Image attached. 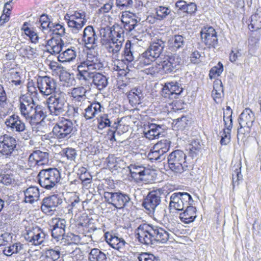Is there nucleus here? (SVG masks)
Returning <instances> with one entry per match:
<instances>
[{"label": "nucleus", "mask_w": 261, "mask_h": 261, "mask_svg": "<svg viewBox=\"0 0 261 261\" xmlns=\"http://www.w3.org/2000/svg\"><path fill=\"white\" fill-rule=\"evenodd\" d=\"M20 101V110L21 115L32 126L40 125L46 117L45 108L39 105H36L31 96H23Z\"/></svg>", "instance_id": "obj_1"}, {"label": "nucleus", "mask_w": 261, "mask_h": 261, "mask_svg": "<svg viewBox=\"0 0 261 261\" xmlns=\"http://www.w3.org/2000/svg\"><path fill=\"white\" fill-rule=\"evenodd\" d=\"M139 241L145 245L152 244L155 242L162 244L169 240L170 234L164 229L146 223L140 224L136 230Z\"/></svg>", "instance_id": "obj_2"}, {"label": "nucleus", "mask_w": 261, "mask_h": 261, "mask_svg": "<svg viewBox=\"0 0 261 261\" xmlns=\"http://www.w3.org/2000/svg\"><path fill=\"white\" fill-rule=\"evenodd\" d=\"M103 64L97 56L88 53L86 60L81 62L77 66L76 78L80 82H87L92 80L95 72L100 70Z\"/></svg>", "instance_id": "obj_3"}, {"label": "nucleus", "mask_w": 261, "mask_h": 261, "mask_svg": "<svg viewBox=\"0 0 261 261\" xmlns=\"http://www.w3.org/2000/svg\"><path fill=\"white\" fill-rule=\"evenodd\" d=\"M40 185L46 190H51L61 179V174L57 168H49L41 170L37 176Z\"/></svg>", "instance_id": "obj_4"}, {"label": "nucleus", "mask_w": 261, "mask_h": 261, "mask_svg": "<svg viewBox=\"0 0 261 261\" xmlns=\"http://www.w3.org/2000/svg\"><path fill=\"white\" fill-rule=\"evenodd\" d=\"M186 155L180 150L172 151L168 156V163L170 169L176 173H181L189 170L187 163Z\"/></svg>", "instance_id": "obj_5"}, {"label": "nucleus", "mask_w": 261, "mask_h": 261, "mask_svg": "<svg viewBox=\"0 0 261 261\" xmlns=\"http://www.w3.org/2000/svg\"><path fill=\"white\" fill-rule=\"evenodd\" d=\"M65 96V93L60 92L55 93L47 99L48 108L51 115L59 116L67 112L68 103Z\"/></svg>", "instance_id": "obj_6"}, {"label": "nucleus", "mask_w": 261, "mask_h": 261, "mask_svg": "<svg viewBox=\"0 0 261 261\" xmlns=\"http://www.w3.org/2000/svg\"><path fill=\"white\" fill-rule=\"evenodd\" d=\"M106 201L117 209H122L130 206L133 202L130 196L121 191L116 192H106L104 193Z\"/></svg>", "instance_id": "obj_7"}, {"label": "nucleus", "mask_w": 261, "mask_h": 261, "mask_svg": "<svg viewBox=\"0 0 261 261\" xmlns=\"http://www.w3.org/2000/svg\"><path fill=\"white\" fill-rule=\"evenodd\" d=\"M75 131L76 128L71 120L62 118L54 126L52 133L55 138L61 139L69 138Z\"/></svg>", "instance_id": "obj_8"}, {"label": "nucleus", "mask_w": 261, "mask_h": 261, "mask_svg": "<svg viewBox=\"0 0 261 261\" xmlns=\"http://www.w3.org/2000/svg\"><path fill=\"white\" fill-rule=\"evenodd\" d=\"M5 124L8 128L19 135L22 139L28 140L31 138L32 132L18 116L13 114L10 116L6 119Z\"/></svg>", "instance_id": "obj_9"}, {"label": "nucleus", "mask_w": 261, "mask_h": 261, "mask_svg": "<svg viewBox=\"0 0 261 261\" xmlns=\"http://www.w3.org/2000/svg\"><path fill=\"white\" fill-rule=\"evenodd\" d=\"M170 199V210L183 211L185 207L194 203L192 196L186 192H175L172 194Z\"/></svg>", "instance_id": "obj_10"}, {"label": "nucleus", "mask_w": 261, "mask_h": 261, "mask_svg": "<svg viewBox=\"0 0 261 261\" xmlns=\"http://www.w3.org/2000/svg\"><path fill=\"white\" fill-rule=\"evenodd\" d=\"M37 87L44 95H49L55 93L57 85L56 81L48 76H39L37 79Z\"/></svg>", "instance_id": "obj_11"}, {"label": "nucleus", "mask_w": 261, "mask_h": 261, "mask_svg": "<svg viewBox=\"0 0 261 261\" xmlns=\"http://www.w3.org/2000/svg\"><path fill=\"white\" fill-rule=\"evenodd\" d=\"M16 140L14 137L5 134L0 136V154L8 158L11 155L16 147Z\"/></svg>", "instance_id": "obj_12"}, {"label": "nucleus", "mask_w": 261, "mask_h": 261, "mask_svg": "<svg viewBox=\"0 0 261 261\" xmlns=\"http://www.w3.org/2000/svg\"><path fill=\"white\" fill-rule=\"evenodd\" d=\"M255 119L254 113L249 108L245 109L241 113L238 118L240 128L238 129V135L239 134H244L242 131L243 128H247L250 130Z\"/></svg>", "instance_id": "obj_13"}, {"label": "nucleus", "mask_w": 261, "mask_h": 261, "mask_svg": "<svg viewBox=\"0 0 261 261\" xmlns=\"http://www.w3.org/2000/svg\"><path fill=\"white\" fill-rule=\"evenodd\" d=\"M161 195L159 190L152 191L144 199L142 205L150 213H154L156 208L161 204Z\"/></svg>", "instance_id": "obj_14"}, {"label": "nucleus", "mask_w": 261, "mask_h": 261, "mask_svg": "<svg viewBox=\"0 0 261 261\" xmlns=\"http://www.w3.org/2000/svg\"><path fill=\"white\" fill-rule=\"evenodd\" d=\"M202 41L208 48H215L218 44V38L215 30L212 27L204 28L200 32Z\"/></svg>", "instance_id": "obj_15"}, {"label": "nucleus", "mask_w": 261, "mask_h": 261, "mask_svg": "<svg viewBox=\"0 0 261 261\" xmlns=\"http://www.w3.org/2000/svg\"><path fill=\"white\" fill-rule=\"evenodd\" d=\"M45 237V233L38 227L29 229L24 236L25 239L34 245H41L43 242Z\"/></svg>", "instance_id": "obj_16"}, {"label": "nucleus", "mask_w": 261, "mask_h": 261, "mask_svg": "<svg viewBox=\"0 0 261 261\" xmlns=\"http://www.w3.org/2000/svg\"><path fill=\"white\" fill-rule=\"evenodd\" d=\"M82 40L86 47L88 48H95L98 45V36H97L93 27L87 26L84 30Z\"/></svg>", "instance_id": "obj_17"}, {"label": "nucleus", "mask_w": 261, "mask_h": 261, "mask_svg": "<svg viewBox=\"0 0 261 261\" xmlns=\"http://www.w3.org/2000/svg\"><path fill=\"white\" fill-rule=\"evenodd\" d=\"M62 203V199L57 195L45 197L41 206L42 211L45 214H50Z\"/></svg>", "instance_id": "obj_18"}, {"label": "nucleus", "mask_w": 261, "mask_h": 261, "mask_svg": "<svg viewBox=\"0 0 261 261\" xmlns=\"http://www.w3.org/2000/svg\"><path fill=\"white\" fill-rule=\"evenodd\" d=\"M165 46L166 42L165 41L162 39H157L150 44L148 48L144 53L154 61L160 57Z\"/></svg>", "instance_id": "obj_19"}, {"label": "nucleus", "mask_w": 261, "mask_h": 261, "mask_svg": "<svg viewBox=\"0 0 261 261\" xmlns=\"http://www.w3.org/2000/svg\"><path fill=\"white\" fill-rule=\"evenodd\" d=\"M49 162V153L39 150H35L32 153L29 158L30 166H35L46 165Z\"/></svg>", "instance_id": "obj_20"}, {"label": "nucleus", "mask_w": 261, "mask_h": 261, "mask_svg": "<svg viewBox=\"0 0 261 261\" xmlns=\"http://www.w3.org/2000/svg\"><path fill=\"white\" fill-rule=\"evenodd\" d=\"M137 15L129 11L123 12L121 16V21L123 23L124 29L128 32L133 31L138 25L137 23L140 20H138Z\"/></svg>", "instance_id": "obj_21"}, {"label": "nucleus", "mask_w": 261, "mask_h": 261, "mask_svg": "<svg viewBox=\"0 0 261 261\" xmlns=\"http://www.w3.org/2000/svg\"><path fill=\"white\" fill-rule=\"evenodd\" d=\"M86 90L83 87L74 88L71 92V96L72 100L77 106H81L82 105H87L89 103L88 98L86 95Z\"/></svg>", "instance_id": "obj_22"}, {"label": "nucleus", "mask_w": 261, "mask_h": 261, "mask_svg": "<svg viewBox=\"0 0 261 261\" xmlns=\"http://www.w3.org/2000/svg\"><path fill=\"white\" fill-rule=\"evenodd\" d=\"M47 51L51 54H59L65 47L64 41L60 37H53L47 42Z\"/></svg>", "instance_id": "obj_23"}, {"label": "nucleus", "mask_w": 261, "mask_h": 261, "mask_svg": "<svg viewBox=\"0 0 261 261\" xmlns=\"http://www.w3.org/2000/svg\"><path fill=\"white\" fill-rule=\"evenodd\" d=\"M105 237L107 242L115 249L119 250L125 244V242L122 238H119L118 234L113 232H106Z\"/></svg>", "instance_id": "obj_24"}, {"label": "nucleus", "mask_w": 261, "mask_h": 261, "mask_svg": "<svg viewBox=\"0 0 261 261\" xmlns=\"http://www.w3.org/2000/svg\"><path fill=\"white\" fill-rule=\"evenodd\" d=\"M128 168L131 177L136 181L143 180L144 176L149 174V170L142 165L131 164Z\"/></svg>", "instance_id": "obj_25"}, {"label": "nucleus", "mask_w": 261, "mask_h": 261, "mask_svg": "<svg viewBox=\"0 0 261 261\" xmlns=\"http://www.w3.org/2000/svg\"><path fill=\"white\" fill-rule=\"evenodd\" d=\"M185 38L180 35H175L168 41V49L172 52H176L183 48L185 45Z\"/></svg>", "instance_id": "obj_26"}, {"label": "nucleus", "mask_w": 261, "mask_h": 261, "mask_svg": "<svg viewBox=\"0 0 261 261\" xmlns=\"http://www.w3.org/2000/svg\"><path fill=\"white\" fill-rule=\"evenodd\" d=\"M87 104L89 105L85 108L84 113V116L87 120L92 119L102 111V109H104L98 102L90 103L89 101Z\"/></svg>", "instance_id": "obj_27"}, {"label": "nucleus", "mask_w": 261, "mask_h": 261, "mask_svg": "<svg viewBox=\"0 0 261 261\" xmlns=\"http://www.w3.org/2000/svg\"><path fill=\"white\" fill-rule=\"evenodd\" d=\"M185 207L186 210L180 214L179 218L182 222L188 224L193 222L196 218L197 210L192 205H189Z\"/></svg>", "instance_id": "obj_28"}, {"label": "nucleus", "mask_w": 261, "mask_h": 261, "mask_svg": "<svg viewBox=\"0 0 261 261\" xmlns=\"http://www.w3.org/2000/svg\"><path fill=\"white\" fill-rule=\"evenodd\" d=\"M163 129L159 125L151 123L148 125L147 128L144 131V136L149 140L158 138L163 133Z\"/></svg>", "instance_id": "obj_29"}, {"label": "nucleus", "mask_w": 261, "mask_h": 261, "mask_svg": "<svg viewBox=\"0 0 261 261\" xmlns=\"http://www.w3.org/2000/svg\"><path fill=\"white\" fill-rule=\"evenodd\" d=\"M108 80V78L102 73L95 72L92 79L91 84L98 90H101L107 86Z\"/></svg>", "instance_id": "obj_30"}, {"label": "nucleus", "mask_w": 261, "mask_h": 261, "mask_svg": "<svg viewBox=\"0 0 261 261\" xmlns=\"http://www.w3.org/2000/svg\"><path fill=\"white\" fill-rule=\"evenodd\" d=\"M76 57V53L74 47L65 48L59 54L58 60L60 62H69Z\"/></svg>", "instance_id": "obj_31"}, {"label": "nucleus", "mask_w": 261, "mask_h": 261, "mask_svg": "<svg viewBox=\"0 0 261 261\" xmlns=\"http://www.w3.org/2000/svg\"><path fill=\"white\" fill-rule=\"evenodd\" d=\"M25 196V202L33 203L39 199L40 193L38 188L35 186H31L24 191Z\"/></svg>", "instance_id": "obj_32"}, {"label": "nucleus", "mask_w": 261, "mask_h": 261, "mask_svg": "<svg viewBox=\"0 0 261 261\" xmlns=\"http://www.w3.org/2000/svg\"><path fill=\"white\" fill-rule=\"evenodd\" d=\"M175 7L184 13L188 14H193L197 10L196 5L194 3H190L187 4V2L183 0H179L175 3Z\"/></svg>", "instance_id": "obj_33"}, {"label": "nucleus", "mask_w": 261, "mask_h": 261, "mask_svg": "<svg viewBox=\"0 0 261 261\" xmlns=\"http://www.w3.org/2000/svg\"><path fill=\"white\" fill-rule=\"evenodd\" d=\"M127 97L130 102L140 104L143 98V94L140 88H134L128 93Z\"/></svg>", "instance_id": "obj_34"}, {"label": "nucleus", "mask_w": 261, "mask_h": 261, "mask_svg": "<svg viewBox=\"0 0 261 261\" xmlns=\"http://www.w3.org/2000/svg\"><path fill=\"white\" fill-rule=\"evenodd\" d=\"M8 110V102L6 92L2 85L0 84V118L7 115Z\"/></svg>", "instance_id": "obj_35"}, {"label": "nucleus", "mask_w": 261, "mask_h": 261, "mask_svg": "<svg viewBox=\"0 0 261 261\" xmlns=\"http://www.w3.org/2000/svg\"><path fill=\"white\" fill-rule=\"evenodd\" d=\"M153 61L143 53L137 60L134 61L133 65L136 69H140L145 66L151 64Z\"/></svg>", "instance_id": "obj_36"}, {"label": "nucleus", "mask_w": 261, "mask_h": 261, "mask_svg": "<svg viewBox=\"0 0 261 261\" xmlns=\"http://www.w3.org/2000/svg\"><path fill=\"white\" fill-rule=\"evenodd\" d=\"M23 249V245L19 242L5 247L3 253L7 256H11L14 253H21Z\"/></svg>", "instance_id": "obj_37"}, {"label": "nucleus", "mask_w": 261, "mask_h": 261, "mask_svg": "<svg viewBox=\"0 0 261 261\" xmlns=\"http://www.w3.org/2000/svg\"><path fill=\"white\" fill-rule=\"evenodd\" d=\"M177 82H171L166 83L162 89V95L165 97L173 98V94L176 91V87Z\"/></svg>", "instance_id": "obj_38"}, {"label": "nucleus", "mask_w": 261, "mask_h": 261, "mask_svg": "<svg viewBox=\"0 0 261 261\" xmlns=\"http://www.w3.org/2000/svg\"><path fill=\"white\" fill-rule=\"evenodd\" d=\"M165 59L176 70H178L181 65V59L177 54H170L167 55Z\"/></svg>", "instance_id": "obj_39"}, {"label": "nucleus", "mask_w": 261, "mask_h": 261, "mask_svg": "<svg viewBox=\"0 0 261 261\" xmlns=\"http://www.w3.org/2000/svg\"><path fill=\"white\" fill-rule=\"evenodd\" d=\"M88 258L90 261H106L107 259L106 254L97 248L91 250Z\"/></svg>", "instance_id": "obj_40"}, {"label": "nucleus", "mask_w": 261, "mask_h": 261, "mask_svg": "<svg viewBox=\"0 0 261 261\" xmlns=\"http://www.w3.org/2000/svg\"><path fill=\"white\" fill-rule=\"evenodd\" d=\"M123 57L122 60H125L128 62H133L135 60L133 46L129 41H128L125 44Z\"/></svg>", "instance_id": "obj_41"}, {"label": "nucleus", "mask_w": 261, "mask_h": 261, "mask_svg": "<svg viewBox=\"0 0 261 261\" xmlns=\"http://www.w3.org/2000/svg\"><path fill=\"white\" fill-rule=\"evenodd\" d=\"M112 42H110L106 48L109 53L117 56V54L122 47V44L121 41H115V39L111 38Z\"/></svg>", "instance_id": "obj_42"}, {"label": "nucleus", "mask_w": 261, "mask_h": 261, "mask_svg": "<svg viewBox=\"0 0 261 261\" xmlns=\"http://www.w3.org/2000/svg\"><path fill=\"white\" fill-rule=\"evenodd\" d=\"M212 96L214 100L217 102V99H220L221 96V92H223V86L221 80H216L214 83Z\"/></svg>", "instance_id": "obj_43"}, {"label": "nucleus", "mask_w": 261, "mask_h": 261, "mask_svg": "<svg viewBox=\"0 0 261 261\" xmlns=\"http://www.w3.org/2000/svg\"><path fill=\"white\" fill-rule=\"evenodd\" d=\"M166 155L163 153V152H160L157 149H152L150 151L147 155L148 159L151 162H161L166 159Z\"/></svg>", "instance_id": "obj_44"}, {"label": "nucleus", "mask_w": 261, "mask_h": 261, "mask_svg": "<svg viewBox=\"0 0 261 261\" xmlns=\"http://www.w3.org/2000/svg\"><path fill=\"white\" fill-rule=\"evenodd\" d=\"M170 147V141L167 139H163L156 143L153 146V149H157L160 152L166 154Z\"/></svg>", "instance_id": "obj_45"}, {"label": "nucleus", "mask_w": 261, "mask_h": 261, "mask_svg": "<svg viewBox=\"0 0 261 261\" xmlns=\"http://www.w3.org/2000/svg\"><path fill=\"white\" fill-rule=\"evenodd\" d=\"M85 20H81V19H78V20L70 19L67 23L68 27L72 29V32L76 33L83 27L85 24Z\"/></svg>", "instance_id": "obj_46"}, {"label": "nucleus", "mask_w": 261, "mask_h": 261, "mask_svg": "<svg viewBox=\"0 0 261 261\" xmlns=\"http://www.w3.org/2000/svg\"><path fill=\"white\" fill-rule=\"evenodd\" d=\"M45 256L48 261H55L60 258V251L57 247L47 249L45 252Z\"/></svg>", "instance_id": "obj_47"}, {"label": "nucleus", "mask_w": 261, "mask_h": 261, "mask_svg": "<svg viewBox=\"0 0 261 261\" xmlns=\"http://www.w3.org/2000/svg\"><path fill=\"white\" fill-rule=\"evenodd\" d=\"M109 126L112 127L113 128H117L118 126V123L115 122L112 126L111 125V121L108 118L107 115H103L100 117V119L98 121V127L99 129H103V128Z\"/></svg>", "instance_id": "obj_48"}, {"label": "nucleus", "mask_w": 261, "mask_h": 261, "mask_svg": "<svg viewBox=\"0 0 261 261\" xmlns=\"http://www.w3.org/2000/svg\"><path fill=\"white\" fill-rule=\"evenodd\" d=\"M250 19V23L248 25L250 30L256 31L261 28V19L258 14L252 15Z\"/></svg>", "instance_id": "obj_49"}, {"label": "nucleus", "mask_w": 261, "mask_h": 261, "mask_svg": "<svg viewBox=\"0 0 261 261\" xmlns=\"http://www.w3.org/2000/svg\"><path fill=\"white\" fill-rule=\"evenodd\" d=\"M123 33L124 31L121 27L119 25L114 27L112 29V38H114L115 41H121V43L122 44L124 40Z\"/></svg>", "instance_id": "obj_50"}, {"label": "nucleus", "mask_w": 261, "mask_h": 261, "mask_svg": "<svg viewBox=\"0 0 261 261\" xmlns=\"http://www.w3.org/2000/svg\"><path fill=\"white\" fill-rule=\"evenodd\" d=\"M60 80L64 86L70 87L73 85L74 78L67 72H63L60 75Z\"/></svg>", "instance_id": "obj_51"}, {"label": "nucleus", "mask_w": 261, "mask_h": 261, "mask_svg": "<svg viewBox=\"0 0 261 261\" xmlns=\"http://www.w3.org/2000/svg\"><path fill=\"white\" fill-rule=\"evenodd\" d=\"M21 54L29 59H34L36 56V49L30 46H26L21 48Z\"/></svg>", "instance_id": "obj_52"}, {"label": "nucleus", "mask_w": 261, "mask_h": 261, "mask_svg": "<svg viewBox=\"0 0 261 261\" xmlns=\"http://www.w3.org/2000/svg\"><path fill=\"white\" fill-rule=\"evenodd\" d=\"M155 10L159 20L164 19L167 16L171 15V10L167 7L159 6L155 9Z\"/></svg>", "instance_id": "obj_53"}, {"label": "nucleus", "mask_w": 261, "mask_h": 261, "mask_svg": "<svg viewBox=\"0 0 261 261\" xmlns=\"http://www.w3.org/2000/svg\"><path fill=\"white\" fill-rule=\"evenodd\" d=\"M112 29L113 28L107 27L102 28L99 30V35L101 37V43L102 45L105 44L108 38L112 37L111 34Z\"/></svg>", "instance_id": "obj_54"}, {"label": "nucleus", "mask_w": 261, "mask_h": 261, "mask_svg": "<svg viewBox=\"0 0 261 261\" xmlns=\"http://www.w3.org/2000/svg\"><path fill=\"white\" fill-rule=\"evenodd\" d=\"M116 6L121 10H126L132 8L133 0H116Z\"/></svg>", "instance_id": "obj_55"}, {"label": "nucleus", "mask_w": 261, "mask_h": 261, "mask_svg": "<svg viewBox=\"0 0 261 261\" xmlns=\"http://www.w3.org/2000/svg\"><path fill=\"white\" fill-rule=\"evenodd\" d=\"M223 71V65L220 62L217 64V65L213 67L210 71L209 76L211 79L214 78L216 75L219 76Z\"/></svg>", "instance_id": "obj_56"}, {"label": "nucleus", "mask_w": 261, "mask_h": 261, "mask_svg": "<svg viewBox=\"0 0 261 261\" xmlns=\"http://www.w3.org/2000/svg\"><path fill=\"white\" fill-rule=\"evenodd\" d=\"M50 31H52L53 34L58 35L60 37L63 36L65 34V29L63 25L59 23H53Z\"/></svg>", "instance_id": "obj_57"}, {"label": "nucleus", "mask_w": 261, "mask_h": 261, "mask_svg": "<svg viewBox=\"0 0 261 261\" xmlns=\"http://www.w3.org/2000/svg\"><path fill=\"white\" fill-rule=\"evenodd\" d=\"M14 182V178L12 174H0V184L8 186Z\"/></svg>", "instance_id": "obj_58"}, {"label": "nucleus", "mask_w": 261, "mask_h": 261, "mask_svg": "<svg viewBox=\"0 0 261 261\" xmlns=\"http://www.w3.org/2000/svg\"><path fill=\"white\" fill-rule=\"evenodd\" d=\"M23 31L25 34L30 38L32 43H36L38 42L39 36L33 29L27 27V28H23Z\"/></svg>", "instance_id": "obj_59"}, {"label": "nucleus", "mask_w": 261, "mask_h": 261, "mask_svg": "<svg viewBox=\"0 0 261 261\" xmlns=\"http://www.w3.org/2000/svg\"><path fill=\"white\" fill-rule=\"evenodd\" d=\"M241 164H239L237 166V168L232 173V184L233 186L239 185V181L242 179V175L241 172Z\"/></svg>", "instance_id": "obj_60"}, {"label": "nucleus", "mask_w": 261, "mask_h": 261, "mask_svg": "<svg viewBox=\"0 0 261 261\" xmlns=\"http://www.w3.org/2000/svg\"><path fill=\"white\" fill-rule=\"evenodd\" d=\"M65 230L64 229L57 228L54 227L51 229V236L58 241L60 238L65 239Z\"/></svg>", "instance_id": "obj_61"}, {"label": "nucleus", "mask_w": 261, "mask_h": 261, "mask_svg": "<svg viewBox=\"0 0 261 261\" xmlns=\"http://www.w3.org/2000/svg\"><path fill=\"white\" fill-rule=\"evenodd\" d=\"M64 153L68 160L71 161L75 162L77 153L76 150L74 148H67L64 150Z\"/></svg>", "instance_id": "obj_62"}, {"label": "nucleus", "mask_w": 261, "mask_h": 261, "mask_svg": "<svg viewBox=\"0 0 261 261\" xmlns=\"http://www.w3.org/2000/svg\"><path fill=\"white\" fill-rule=\"evenodd\" d=\"M200 149L201 145L198 142H197L195 141L192 142L191 144L189 145V153L190 154L191 156L194 157L197 154V153L200 150Z\"/></svg>", "instance_id": "obj_63"}, {"label": "nucleus", "mask_w": 261, "mask_h": 261, "mask_svg": "<svg viewBox=\"0 0 261 261\" xmlns=\"http://www.w3.org/2000/svg\"><path fill=\"white\" fill-rule=\"evenodd\" d=\"M175 125L179 128H185L189 123V120H188L187 117L185 116H182L181 117L178 118L174 120Z\"/></svg>", "instance_id": "obj_64"}]
</instances>
